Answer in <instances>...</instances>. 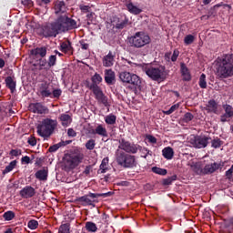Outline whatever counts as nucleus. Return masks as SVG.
Segmentation results:
<instances>
[{
	"instance_id": "5",
	"label": "nucleus",
	"mask_w": 233,
	"mask_h": 233,
	"mask_svg": "<svg viewBox=\"0 0 233 233\" xmlns=\"http://www.w3.org/2000/svg\"><path fill=\"white\" fill-rule=\"evenodd\" d=\"M61 94H63V91H61V89H54L52 88L50 84L46 82H43L38 86L37 96H39L43 99L46 97H50V99H59V97H61Z\"/></svg>"
},
{
	"instance_id": "16",
	"label": "nucleus",
	"mask_w": 233,
	"mask_h": 233,
	"mask_svg": "<svg viewBox=\"0 0 233 233\" xmlns=\"http://www.w3.org/2000/svg\"><path fill=\"white\" fill-rule=\"evenodd\" d=\"M223 108L225 110V114L220 116V121L222 123H227L230 117H233V107L230 105H224Z\"/></svg>"
},
{
	"instance_id": "25",
	"label": "nucleus",
	"mask_w": 233,
	"mask_h": 233,
	"mask_svg": "<svg viewBox=\"0 0 233 233\" xmlns=\"http://www.w3.org/2000/svg\"><path fill=\"white\" fill-rule=\"evenodd\" d=\"M180 72L184 81H190V79H192V77L190 76V72L188 71V67H187V65H185V63L180 64Z\"/></svg>"
},
{
	"instance_id": "46",
	"label": "nucleus",
	"mask_w": 233,
	"mask_h": 233,
	"mask_svg": "<svg viewBox=\"0 0 233 233\" xmlns=\"http://www.w3.org/2000/svg\"><path fill=\"white\" fill-rule=\"evenodd\" d=\"M50 67H48V62H46V59H40L39 60V70H48Z\"/></svg>"
},
{
	"instance_id": "13",
	"label": "nucleus",
	"mask_w": 233,
	"mask_h": 233,
	"mask_svg": "<svg viewBox=\"0 0 233 233\" xmlns=\"http://www.w3.org/2000/svg\"><path fill=\"white\" fill-rule=\"evenodd\" d=\"M109 193H89L87 195H85L83 197L78 198L77 201H79L80 203H83V205H89L92 206L94 205V201H96V199H97V198H106V196H108Z\"/></svg>"
},
{
	"instance_id": "51",
	"label": "nucleus",
	"mask_w": 233,
	"mask_h": 233,
	"mask_svg": "<svg viewBox=\"0 0 233 233\" xmlns=\"http://www.w3.org/2000/svg\"><path fill=\"white\" fill-rule=\"evenodd\" d=\"M81 12H83V14H90V7L89 5H81L79 6Z\"/></svg>"
},
{
	"instance_id": "31",
	"label": "nucleus",
	"mask_w": 233,
	"mask_h": 233,
	"mask_svg": "<svg viewBox=\"0 0 233 233\" xmlns=\"http://www.w3.org/2000/svg\"><path fill=\"white\" fill-rule=\"evenodd\" d=\"M91 81H92L91 86H99V84L103 81V77H101V75L96 73V74L91 77Z\"/></svg>"
},
{
	"instance_id": "59",
	"label": "nucleus",
	"mask_w": 233,
	"mask_h": 233,
	"mask_svg": "<svg viewBox=\"0 0 233 233\" xmlns=\"http://www.w3.org/2000/svg\"><path fill=\"white\" fill-rule=\"evenodd\" d=\"M233 174V167H231L228 171H226V177L228 179H230L232 177Z\"/></svg>"
},
{
	"instance_id": "21",
	"label": "nucleus",
	"mask_w": 233,
	"mask_h": 233,
	"mask_svg": "<svg viewBox=\"0 0 233 233\" xmlns=\"http://www.w3.org/2000/svg\"><path fill=\"white\" fill-rule=\"evenodd\" d=\"M190 167L191 170L198 174V176H201L203 174V163L201 162H190L188 164Z\"/></svg>"
},
{
	"instance_id": "10",
	"label": "nucleus",
	"mask_w": 233,
	"mask_h": 233,
	"mask_svg": "<svg viewBox=\"0 0 233 233\" xmlns=\"http://www.w3.org/2000/svg\"><path fill=\"white\" fill-rule=\"evenodd\" d=\"M119 77L122 83L133 85V86H139V85H141V79L137 75L130 74L129 72H122L120 73Z\"/></svg>"
},
{
	"instance_id": "20",
	"label": "nucleus",
	"mask_w": 233,
	"mask_h": 233,
	"mask_svg": "<svg viewBox=\"0 0 233 233\" xmlns=\"http://www.w3.org/2000/svg\"><path fill=\"white\" fill-rule=\"evenodd\" d=\"M221 167V164L214 162L212 164H208L203 168V174H214Z\"/></svg>"
},
{
	"instance_id": "40",
	"label": "nucleus",
	"mask_w": 233,
	"mask_h": 233,
	"mask_svg": "<svg viewBox=\"0 0 233 233\" xmlns=\"http://www.w3.org/2000/svg\"><path fill=\"white\" fill-rule=\"evenodd\" d=\"M178 108L179 104H175L168 110L163 111V114H165L166 116H170V114H174V112H176V110H177Z\"/></svg>"
},
{
	"instance_id": "6",
	"label": "nucleus",
	"mask_w": 233,
	"mask_h": 233,
	"mask_svg": "<svg viewBox=\"0 0 233 233\" xmlns=\"http://www.w3.org/2000/svg\"><path fill=\"white\" fill-rule=\"evenodd\" d=\"M57 127V120L52 118L43 119L41 124L37 126V134L41 137H50Z\"/></svg>"
},
{
	"instance_id": "52",
	"label": "nucleus",
	"mask_w": 233,
	"mask_h": 233,
	"mask_svg": "<svg viewBox=\"0 0 233 233\" xmlns=\"http://www.w3.org/2000/svg\"><path fill=\"white\" fill-rule=\"evenodd\" d=\"M67 136L69 137H76V136H77V133L76 132V130H74V128H68L67 129Z\"/></svg>"
},
{
	"instance_id": "33",
	"label": "nucleus",
	"mask_w": 233,
	"mask_h": 233,
	"mask_svg": "<svg viewBox=\"0 0 233 233\" xmlns=\"http://www.w3.org/2000/svg\"><path fill=\"white\" fill-rule=\"evenodd\" d=\"M108 170V157H105L100 164L99 172L105 174Z\"/></svg>"
},
{
	"instance_id": "49",
	"label": "nucleus",
	"mask_w": 233,
	"mask_h": 233,
	"mask_svg": "<svg viewBox=\"0 0 233 233\" xmlns=\"http://www.w3.org/2000/svg\"><path fill=\"white\" fill-rule=\"evenodd\" d=\"M146 139L150 143L151 145H156L157 143V138L152 135H146Z\"/></svg>"
},
{
	"instance_id": "60",
	"label": "nucleus",
	"mask_w": 233,
	"mask_h": 233,
	"mask_svg": "<svg viewBox=\"0 0 233 233\" xmlns=\"http://www.w3.org/2000/svg\"><path fill=\"white\" fill-rule=\"evenodd\" d=\"M21 162L25 163V165L30 164V157H28V156L23 157L21 159Z\"/></svg>"
},
{
	"instance_id": "11",
	"label": "nucleus",
	"mask_w": 233,
	"mask_h": 233,
	"mask_svg": "<svg viewBox=\"0 0 233 233\" xmlns=\"http://www.w3.org/2000/svg\"><path fill=\"white\" fill-rule=\"evenodd\" d=\"M208 137L205 136H190L189 143L195 148H206L208 145Z\"/></svg>"
},
{
	"instance_id": "58",
	"label": "nucleus",
	"mask_w": 233,
	"mask_h": 233,
	"mask_svg": "<svg viewBox=\"0 0 233 233\" xmlns=\"http://www.w3.org/2000/svg\"><path fill=\"white\" fill-rule=\"evenodd\" d=\"M176 177H168L163 180V185H172V181H174Z\"/></svg>"
},
{
	"instance_id": "14",
	"label": "nucleus",
	"mask_w": 233,
	"mask_h": 233,
	"mask_svg": "<svg viewBox=\"0 0 233 233\" xmlns=\"http://www.w3.org/2000/svg\"><path fill=\"white\" fill-rule=\"evenodd\" d=\"M29 110L34 114H48L50 110L42 103H33L29 105Z\"/></svg>"
},
{
	"instance_id": "55",
	"label": "nucleus",
	"mask_w": 233,
	"mask_h": 233,
	"mask_svg": "<svg viewBox=\"0 0 233 233\" xmlns=\"http://www.w3.org/2000/svg\"><path fill=\"white\" fill-rule=\"evenodd\" d=\"M10 156H14L15 157H17V156H21V150L20 149H13L10 151Z\"/></svg>"
},
{
	"instance_id": "8",
	"label": "nucleus",
	"mask_w": 233,
	"mask_h": 233,
	"mask_svg": "<svg viewBox=\"0 0 233 233\" xmlns=\"http://www.w3.org/2000/svg\"><path fill=\"white\" fill-rule=\"evenodd\" d=\"M150 35L143 31L135 33V35L129 38V44L133 48H143V46L150 45Z\"/></svg>"
},
{
	"instance_id": "54",
	"label": "nucleus",
	"mask_w": 233,
	"mask_h": 233,
	"mask_svg": "<svg viewBox=\"0 0 233 233\" xmlns=\"http://www.w3.org/2000/svg\"><path fill=\"white\" fill-rule=\"evenodd\" d=\"M27 143H29V145H31V147H35V145H37V140H35V137H30L28 138Z\"/></svg>"
},
{
	"instance_id": "12",
	"label": "nucleus",
	"mask_w": 233,
	"mask_h": 233,
	"mask_svg": "<svg viewBox=\"0 0 233 233\" xmlns=\"http://www.w3.org/2000/svg\"><path fill=\"white\" fill-rule=\"evenodd\" d=\"M89 89H91L98 103H102L104 106H108V97L105 96L103 89L99 86H89Z\"/></svg>"
},
{
	"instance_id": "24",
	"label": "nucleus",
	"mask_w": 233,
	"mask_h": 233,
	"mask_svg": "<svg viewBox=\"0 0 233 233\" xmlns=\"http://www.w3.org/2000/svg\"><path fill=\"white\" fill-rule=\"evenodd\" d=\"M94 134H96V136H101V137H108V131H106V127L101 124L96 127Z\"/></svg>"
},
{
	"instance_id": "32",
	"label": "nucleus",
	"mask_w": 233,
	"mask_h": 233,
	"mask_svg": "<svg viewBox=\"0 0 233 233\" xmlns=\"http://www.w3.org/2000/svg\"><path fill=\"white\" fill-rule=\"evenodd\" d=\"M117 120V116L114 114H109L105 116V122L106 125H116V121Z\"/></svg>"
},
{
	"instance_id": "26",
	"label": "nucleus",
	"mask_w": 233,
	"mask_h": 233,
	"mask_svg": "<svg viewBox=\"0 0 233 233\" xmlns=\"http://www.w3.org/2000/svg\"><path fill=\"white\" fill-rule=\"evenodd\" d=\"M206 110L213 114H218V103L216 100H209L206 106Z\"/></svg>"
},
{
	"instance_id": "38",
	"label": "nucleus",
	"mask_w": 233,
	"mask_h": 233,
	"mask_svg": "<svg viewBox=\"0 0 233 233\" xmlns=\"http://www.w3.org/2000/svg\"><path fill=\"white\" fill-rule=\"evenodd\" d=\"M127 25H128V19L124 18L118 21V23L116 25V28H117L118 30H123V28H125Z\"/></svg>"
},
{
	"instance_id": "34",
	"label": "nucleus",
	"mask_w": 233,
	"mask_h": 233,
	"mask_svg": "<svg viewBox=\"0 0 233 233\" xmlns=\"http://www.w3.org/2000/svg\"><path fill=\"white\" fill-rule=\"evenodd\" d=\"M60 48L61 52L66 54V52H70V50H72V44L70 41L63 42L60 46Z\"/></svg>"
},
{
	"instance_id": "39",
	"label": "nucleus",
	"mask_w": 233,
	"mask_h": 233,
	"mask_svg": "<svg viewBox=\"0 0 233 233\" xmlns=\"http://www.w3.org/2000/svg\"><path fill=\"white\" fill-rule=\"evenodd\" d=\"M152 172H154V174H158V176H167V169L165 168L154 167H152Z\"/></svg>"
},
{
	"instance_id": "37",
	"label": "nucleus",
	"mask_w": 233,
	"mask_h": 233,
	"mask_svg": "<svg viewBox=\"0 0 233 233\" xmlns=\"http://www.w3.org/2000/svg\"><path fill=\"white\" fill-rule=\"evenodd\" d=\"M15 165H17L15 160L11 161L9 165L5 167L3 174H8V172H12L13 168H15Z\"/></svg>"
},
{
	"instance_id": "3",
	"label": "nucleus",
	"mask_w": 233,
	"mask_h": 233,
	"mask_svg": "<svg viewBox=\"0 0 233 233\" xmlns=\"http://www.w3.org/2000/svg\"><path fill=\"white\" fill-rule=\"evenodd\" d=\"M217 76L227 79L233 76V55H224L217 59Z\"/></svg>"
},
{
	"instance_id": "22",
	"label": "nucleus",
	"mask_w": 233,
	"mask_h": 233,
	"mask_svg": "<svg viewBox=\"0 0 233 233\" xmlns=\"http://www.w3.org/2000/svg\"><path fill=\"white\" fill-rule=\"evenodd\" d=\"M62 127H70L72 125V116L68 114H61L60 116L58 117Z\"/></svg>"
},
{
	"instance_id": "1",
	"label": "nucleus",
	"mask_w": 233,
	"mask_h": 233,
	"mask_svg": "<svg viewBox=\"0 0 233 233\" xmlns=\"http://www.w3.org/2000/svg\"><path fill=\"white\" fill-rule=\"evenodd\" d=\"M76 28H77V22L63 15H59L55 22L44 26L43 35L44 37H56L58 34Z\"/></svg>"
},
{
	"instance_id": "45",
	"label": "nucleus",
	"mask_w": 233,
	"mask_h": 233,
	"mask_svg": "<svg viewBox=\"0 0 233 233\" xmlns=\"http://www.w3.org/2000/svg\"><path fill=\"white\" fill-rule=\"evenodd\" d=\"M199 86L200 88H207V76L202 74L199 77Z\"/></svg>"
},
{
	"instance_id": "35",
	"label": "nucleus",
	"mask_w": 233,
	"mask_h": 233,
	"mask_svg": "<svg viewBox=\"0 0 233 233\" xmlns=\"http://www.w3.org/2000/svg\"><path fill=\"white\" fill-rule=\"evenodd\" d=\"M86 228L88 232H97V226L94 222H86Z\"/></svg>"
},
{
	"instance_id": "64",
	"label": "nucleus",
	"mask_w": 233,
	"mask_h": 233,
	"mask_svg": "<svg viewBox=\"0 0 233 233\" xmlns=\"http://www.w3.org/2000/svg\"><path fill=\"white\" fill-rule=\"evenodd\" d=\"M5 67V60L3 58H0V68Z\"/></svg>"
},
{
	"instance_id": "56",
	"label": "nucleus",
	"mask_w": 233,
	"mask_h": 233,
	"mask_svg": "<svg viewBox=\"0 0 233 233\" xmlns=\"http://www.w3.org/2000/svg\"><path fill=\"white\" fill-rule=\"evenodd\" d=\"M22 5L30 8V6H34V2L32 0H22Z\"/></svg>"
},
{
	"instance_id": "7",
	"label": "nucleus",
	"mask_w": 233,
	"mask_h": 233,
	"mask_svg": "<svg viewBox=\"0 0 233 233\" xmlns=\"http://www.w3.org/2000/svg\"><path fill=\"white\" fill-rule=\"evenodd\" d=\"M142 70L148 77H150V79H153V81H159V79L165 77V66H163L145 64L142 66Z\"/></svg>"
},
{
	"instance_id": "23",
	"label": "nucleus",
	"mask_w": 233,
	"mask_h": 233,
	"mask_svg": "<svg viewBox=\"0 0 233 233\" xmlns=\"http://www.w3.org/2000/svg\"><path fill=\"white\" fill-rule=\"evenodd\" d=\"M66 5H65L64 1H58L55 5V13L56 14H62L60 15H66Z\"/></svg>"
},
{
	"instance_id": "61",
	"label": "nucleus",
	"mask_w": 233,
	"mask_h": 233,
	"mask_svg": "<svg viewBox=\"0 0 233 233\" xmlns=\"http://www.w3.org/2000/svg\"><path fill=\"white\" fill-rule=\"evenodd\" d=\"M80 46L82 48V50H88V44L85 43V41H80Z\"/></svg>"
},
{
	"instance_id": "57",
	"label": "nucleus",
	"mask_w": 233,
	"mask_h": 233,
	"mask_svg": "<svg viewBox=\"0 0 233 233\" xmlns=\"http://www.w3.org/2000/svg\"><path fill=\"white\" fill-rule=\"evenodd\" d=\"M177 57H179V51L175 50V51L173 52L172 56H171V61H173V62L177 61Z\"/></svg>"
},
{
	"instance_id": "42",
	"label": "nucleus",
	"mask_w": 233,
	"mask_h": 233,
	"mask_svg": "<svg viewBox=\"0 0 233 233\" xmlns=\"http://www.w3.org/2000/svg\"><path fill=\"white\" fill-rule=\"evenodd\" d=\"M86 150H94L96 148V140L95 139H89L86 143Z\"/></svg>"
},
{
	"instance_id": "2",
	"label": "nucleus",
	"mask_w": 233,
	"mask_h": 233,
	"mask_svg": "<svg viewBox=\"0 0 233 233\" xmlns=\"http://www.w3.org/2000/svg\"><path fill=\"white\" fill-rule=\"evenodd\" d=\"M85 161V153L80 148H76L64 155L63 168L66 172H72Z\"/></svg>"
},
{
	"instance_id": "44",
	"label": "nucleus",
	"mask_w": 233,
	"mask_h": 233,
	"mask_svg": "<svg viewBox=\"0 0 233 233\" xmlns=\"http://www.w3.org/2000/svg\"><path fill=\"white\" fill-rule=\"evenodd\" d=\"M194 41H196V36H194L193 35H187L184 38L185 45H192Z\"/></svg>"
},
{
	"instance_id": "4",
	"label": "nucleus",
	"mask_w": 233,
	"mask_h": 233,
	"mask_svg": "<svg viewBox=\"0 0 233 233\" xmlns=\"http://www.w3.org/2000/svg\"><path fill=\"white\" fill-rule=\"evenodd\" d=\"M116 159L117 165L123 167V168H136L137 167L136 156L125 153V151L120 149L116 151Z\"/></svg>"
},
{
	"instance_id": "9",
	"label": "nucleus",
	"mask_w": 233,
	"mask_h": 233,
	"mask_svg": "<svg viewBox=\"0 0 233 233\" xmlns=\"http://www.w3.org/2000/svg\"><path fill=\"white\" fill-rule=\"evenodd\" d=\"M118 148L119 150H122L126 152V154H137L138 150H142L143 147L137 144L130 143L129 141H127L125 138H121L118 141Z\"/></svg>"
},
{
	"instance_id": "50",
	"label": "nucleus",
	"mask_w": 233,
	"mask_h": 233,
	"mask_svg": "<svg viewBox=\"0 0 233 233\" xmlns=\"http://www.w3.org/2000/svg\"><path fill=\"white\" fill-rule=\"evenodd\" d=\"M192 119H194V115H192V113H186L184 115L185 123H188V122L192 121Z\"/></svg>"
},
{
	"instance_id": "47",
	"label": "nucleus",
	"mask_w": 233,
	"mask_h": 233,
	"mask_svg": "<svg viewBox=\"0 0 233 233\" xmlns=\"http://www.w3.org/2000/svg\"><path fill=\"white\" fill-rule=\"evenodd\" d=\"M223 145V142L219 138H215L211 141V147L213 148H219Z\"/></svg>"
},
{
	"instance_id": "43",
	"label": "nucleus",
	"mask_w": 233,
	"mask_h": 233,
	"mask_svg": "<svg viewBox=\"0 0 233 233\" xmlns=\"http://www.w3.org/2000/svg\"><path fill=\"white\" fill-rule=\"evenodd\" d=\"M57 61V57L54 55L50 56L47 62V66L52 68V66H56V63Z\"/></svg>"
},
{
	"instance_id": "18",
	"label": "nucleus",
	"mask_w": 233,
	"mask_h": 233,
	"mask_svg": "<svg viewBox=\"0 0 233 233\" xmlns=\"http://www.w3.org/2000/svg\"><path fill=\"white\" fill-rule=\"evenodd\" d=\"M115 57L116 56L112 54V51H109L102 59L103 66L106 67L114 66Z\"/></svg>"
},
{
	"instance_id": "19",
	"label": "nucleus",
	"mask_w": 233,
	"mask_h": 233,
	"mask_svg": "<svg viewBox=\"0 0 233 233\" xmlns=\"http://www.w3.org/2000/svg\"><path fill=\"white\" fill-rule=\"evenodd\" d=\"M104 79L107 85H112L116 81V72L112 69H106Z\"/></svg>"
},
{
	"instance_id": "29",
	"label": "nucleus",
	"mask_w": 233,
	"mask_h": 233,
	"mask_svg": "<svg viewBox=\"0 0 233 233\" xmlns=\"http://www.w3.org/2000/svg\"><path fill=\"white\" fill-rule=\"evenodd\" d=\"M33 56H40V57L46 56V47H36L31 51Z\"/></svg>"
},
{
	"instance_id": "30",
	"label": "nucleus",
	"mask_w": 233,
	"mask_h": 233,
	"mask_svg": "<svg viewBox=\"0 0 233 233\" xmlns=\"http://www.w3.org/2000/svg\"><path fill=\"white\" fill-rule=\"evenodd\" d=\"M5 85L12 93L15 92V82L14 81V78L12 76H7L5 78Z\"/></svg>"
},
{
	"instance_id": "28",
	"label": "nucleus",
	"mask_w": 233,
	"mask_h": 233,
	"mask_svg": "<svg viewBox=\"0 0 233 233\" xmlns=\"http://www.w3.org/2000/svg\"><path fill=\"white\" fill-rule=\"evenodd\" d=\"M162 156L165 157V159H172V157H174V149H172L170 147H165L162 150Z\"/></svg>"
},
{
	"instance_id": "41",
	"label": "nucleus",
	"mask_w": 233,
	"mask_h": 233,
	"mask_svg": "<svg viewBox=\"0 0 233 233\" xmlns=\"http://www.w3.org/2000/svg\"><path fill=\"white\" fill-rule=\"evenodd\" d=\"M58 233H70V224H62L58 229Z\"/></svg>"
},
{
	"instance_id": "17",
	"label": "nucleus",
	"mask_w": 233,
	"mask_h": 233,
	"mask_svg": "<svg viewBox=\"0 0 233 233\" xmlns=\"http://www.w3.org/2000/svg\"><path fill=\"white\" fill-rule=\"evenodd\" d=\"M20 196H21V198H24L25 199L34 198V196H35V189L30 186H26L21 189Z\"/></svg>"
},
{
	"instance_id": "15",
	"label": "nucleus",
	"mask_w": 233,
	"mask_h": 233,
	"mask_svg": "<svg viewBox=\"0 0 233 233\" xmlns=\"http://www.w3.org/2000/svg\"><path fill=\"white\" fill-rule=\"evenodd\" d=\"M126 8L127 9L129 14H133V15H139L143 9L137 4H134L132 0H128L126 3Z\"/></svg>"
},
{
	"instance_id": "48",
	"label": "nucleus",
	"mask_w": 233,
	"mask_h": 233,
	"mask_svg": "<svg viewBox=\"0 0 233 233\" xmlns=\"http://www.w3.org/2000/svg\"><path fill=\"white\" fill-rule=\"evenodd\" d=\"M27 227L28 228H30L31 230H35V228H37V227H39V222H37V220H30L27 223Z\"/></svg>"
},
{
	"instance_id": "36",
	"label": "nucleus",
	"mask_w": 233,
	"mask_h": 233,
	"mask_svg": "<svg viewBox=\"0 0 233 233\" xmlns=\"http://www.w3.org/2000/svg\"><path fill=\"white\" fill-rule=\"evenodd\" d=\"M3 218L5 221H12L15 218V213L14 211H6L4 213Z\"/></svg>"
},
{
	"instance_id": "53",
	"label": "nucleus",
	"mask_w": 233,
	"mask_h": 233,
	"mask_svg": "<svg viewBox=\"0 0 233 233\" xmlns=\"http://www.w3.org/2000/svg\"><path fill=\"white\" fill-rule=\"evenodd\" d=\"M60 147V144L53 145L49 147V152H57V150H59Z\"/></svg>"
},
{
	"instance_id": "62",
	"label": "nucleus",
	"mask_w": 233,
	"mask_h": 233,
	"mask_svg": "<svg viewBox=\"0 0 233 233\" xmlns=\"http://www.w3.org/2000/svg\"><path fill=\"white\" fill-rule=\"evenodd\" d=\"M143 150L147 152V154L144 156V158L147 159L148 156H152V151L148 150V148L144 147Z\"/></svg>"
},
{
	"instance_id": "63",
	"label": "nucleus",
	"mask_w": 233,
	"mask_h": 233,
	"mask_svg": "<svg viewBox=\"0 0 233 233\" xmlns=\"http://www.w3.org/2000/svg\"><path fill=\"white\" fill-rule=\"evenodd\" d=\"M91 169H92V167L90 166L86 167V168L84 170V174H86V176H88V174H90Z\"/></svg>"
},
{
	"instance_id": "27",
	"label": "nucleus",
	"mask_w": 233,
	"mask_h": 233,
	"mask_svg": "<svg viewBox=\"0 0 233 233\" xmlns=\"http://www.w3.org/2000/svg\"><path fill=\"white\" fill-rule=\"evenodd\" d=\"M36 179H39V181H46L48 179V170L44 168L40 169L35 173Z\"/></svg>"
}]
</instances>
